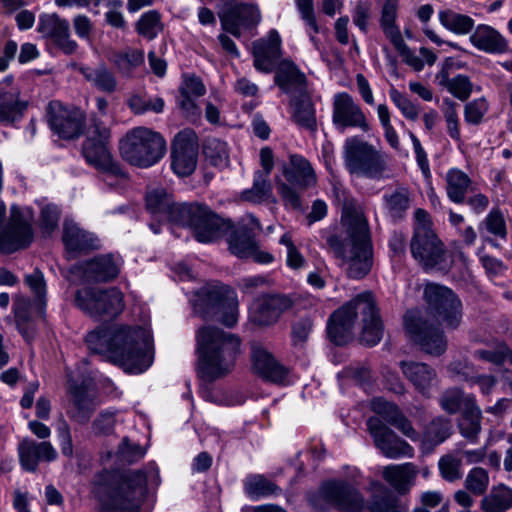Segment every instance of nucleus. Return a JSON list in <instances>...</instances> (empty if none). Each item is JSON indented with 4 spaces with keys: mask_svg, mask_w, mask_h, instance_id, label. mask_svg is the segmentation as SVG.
Segmentation results:
<instances>
[{
    "mask_svg": "<svg viewBox=\"0 0 512 512\" xmlns=\"http://www.w3.org/2000/svg\"><path fill=\"white\" fill-rule=\"evenodd\" d=\"M85 341L93 353L107 355L129 373H142L153 361L151 335L142 327H100L89 332Z\"/></svg>",
    "mask_w": 512,
    "mask_h": 512,
    "instance_id": "obj_1",
    "label": "nucleus"
},
{
    "mask_svg": "<svg viewBox=\"0 0 512 512\" xmlns=\"http://www.w3.org/2000/svg\"><path fill=\"white\" fill-rule=\"evenodd\" d=\"M146 207L153 215L191 228L202 243L216 241L230 228V223L213 213L206 205L174 203L164 188H155L146 195Z\"/></svg>",
    "mask_w": 512,
    "mask_h": 512,
    "instance_id": "obj_2",
    "label": "nucleus"
},
{
    "mask_svg": "<svg viewBox=\"0 0 512 512\" xmlns=\"http://www.w3.org/2000/svg\"><path fill=\"white\" fill-rule=\"evenodd\" d=\"M342 221L345 237L331 236L328 244L348 277L362 279L373 265V247L367 220L360 207L350 204L344 207Z\"/></svg>",
    "mask_w": 512,
    "mask_h": 512,
    "instance_id": "obj_3",
    "label": "nucleus"
},
{
    "mask_svg": "<svg viewBox=\"0 0 512 512\" xmlns=\"http://www.w3.org/2000/svg\"><path fill=\"white\" fill-rule=\"evenodd\" d=\"M146 493L147 475L141 470H103L92 481L101 512H137Z\"/></svg>",
    "mask_w": 512,
    "mask_h": 512,
    "instance_id": "obj_4",
    "label": "nucleus"
},
{
    "mask_svg": "<svg viewBox=\"0 0 512 512\" xmlns=\"http://www.w3.org/2000/svg\"><path fill=\"white\" fill-rule=\"evenodd\" d=\"M241 352V340L218 327L204 326L196 331L197 374L214 382L230 374Z\"/></svg>",
    "mask_w": 512,
    "mask_h": 512,
    "instance_id": "obj_5",
    "label": "nucleus"
},
{
    "mask_svg": "<svg viewBox=\"0 0 512 512\" xmlns=\"http://www.w3.org/2000/svg\"><path fill=\"white\" fill-rule=\"evenodd\" d=\"M359 315L362 317L361 341L368 346L378 344L382 338L383 324L374 296L368 291L358 294L330 316L327 332L331 341L337 345L347 343Z\"/></svg>",
    "mask_w": 512,
    "mask_h": 512,
    "instance_id": "obj_6",
    "label": "nucleus"
},
{
    "mask_svg": "<svg viewBox=\"0 0 512 512\" xmlns=\"http://www.w3.org/2000/svg\"><path fill=\"white\" fill-rule=\"evenodd\" d=\"M410 251L412 257L425 271H449L452 267V256L433 230L429 214L421 208L414 212Z\"/></svg>",
    "mask_w": 512,
    "mask_h": 512,
    "instance_id": "obj_7",
    "label": "nucleus"
},
{
    "mask_svg": "<svg viewBox=\"0 0 512 512\" xmlns=\"http://www.w3.org/2000/svg\"><path fill=\"white\" fill-rule=\"evenodd\" d=\"M342 153L344 166L351 175L376 181L389 177L387 156L359 137H348Z\"/></svg>",
    "mask_w": 512,
    "mask_h": 512,
    "instance_id": "obj_8",
    "label": "nucleus"
},
{
    "mask_svg": "<svg viewBox=\"0 0 512 512\" xmlns=\"http://www.w3.org/2000/svg\"><path fill=\"white\" fill-rule=\"evenodd\" d=\"M119 150L129 164L148 168L164 157L166 141L160 133L141 126L126 133L120 141Z\"/></svg>",
    "mask_w": 512,
    "mask_h": 512,
    "instance_id": "obj_9",
    "label": "nucleus"
},
{
    "mask_svg": "<svg viewBox=\"0 0 512 512\" xmlns=\"http://www.w3.org/2000/svg\"><path fill=\"white\" fill-rule=\"evenodd\" d=\"M196 313L204 319L217 318L227 327H233L238 321V298L229 286L216 283L203 287L194 304Z\"/></svg>",
    "mask_w": 512,
    "mask_h": 512,
    "instance_id": "obj_10",
    "label": "nucleus"
},
{
    "mask_svg": "<svg viewBox=\"0 0 512 512\" xmlns=\"http://www.w3.org/2000/svg\"><path fill=\"white\" fill-rule=\"evenodd\" d=\"M111 132L100 119L94 117L88 130V136L83 143L82 152L86 161L105 174V181L109 178H125V172L114 161L110 152Z\"/></svg>",
    "mask_w": 512,
    "mask_h": 512,
    "instance_id": "obj_11",
    "label": "nucleus"
},
{
    "mask_svg": "<svg viewBox=\"0 0 512 512\" xmlns=\"http://www.w3.org/2000/svg\"><path fill=\"white\" fill-rule=\"evenodd\" d=\"M75 304L95 319H101L104 316L114 318L124 309L123 294L116 287L80 289L75 294Z\"/></svg>",
    "mask_w": 512,
    "mask_h": 512,
    "instance_id": "obj_12",
    "label": "nucleus"
},
{
    "mask_svg": "<svg viewBox=\"0 0 512 512\" xmlns=\"http://www.w3.org/2000/svg\"><path fill=\"white\" fill-rule=\"evenodd\" d=\"M311 503L319 510L334 507L345 512H358L364 507V498L353 484L334 480L325 482Z\"/></svg>",
    "mask_w": 512,
    "mask_h": 512,
    "instance_id": "obj_13",
    "label": "nucleus"
},
{
    "mask_svg": "<svg viewBox=\"0 0 512 512\" xmlns=\"http://www.w3.org/2000/svg\"><path fill=\"white\" fill-rule=\"evenodd\" d=\"M405 331L423 351L431 355H441L446 351L447 340L443 331L423 318L419 309L408 310L403 317Z\"/></svg>",
    "mask_w": 512,
    "mask_h": 512,
    "instance_id": "obj_14",
    "label": "nucleus"
},
{
    "mask_svg": "<svg viewBox=\"0 0 512 512\" xmlns=\"http://www.w3.org/2000/svg\"><path fill=\"white\" fill-rule=\"evenodd\" d=\"M424 299L428 310L447 327L456 328L462 318V303L448 287L428 283L424 288Z\"/></svg>",
    "mask_w": 512,
    "mask_h": 512,
    "instance_id": "obj_15",
    "label": "nucleus"
},
{
    "mask_svg": "<svg viewBox=\"0 0 512 512\" xmlns=\"http://www.w3.org/2000/svg\"><path fill=\"white\" fill-rule=\"evenodd\" d=\"M33 216L13 205L6 227L0 232V253L11 254L27 248L33 241Z\"/></svg>",
    "mask_w": 512,
    "mask_h": 512,
    "instance_id": "obj_16",
    "label": "nucleus"
},
{
    "mask_svg": "<svg viewBox=\"0 0 512 512\" xmlns=\"http://www.w3.org/2000/svg\"><path fill=\"white\" fill-rule=\"evenodd\" d=\"M199 143L194 130L178 132L172 141L171 168L180 177L191 175L198 162Z\"/></svg>",
    "mask_w": 512,
    "mask_h": 512,
    "instance_id": "obj_17",
    "label": "nucleus"
},
{
    "mask_svg": "<svg viewBox=\"0 0 512 512\" xmlns=\"http://www.w3.org/2000/svg\"><path fill=\"white\" fill-rule=\"evenodd\" d=\"M92 390L93 383L90 379H85L81 383L75 380L68 382L69 399L66 413L77 424H87L96 410L97 402Z\"/></svg>",
    "mask_w": 512,
    "mask_h": 512,
    "instance_id": "obj_18",
    "label": "nucleus"
},
{
    "mask_svg": "<svg viewBox=\"0 0 512 512\" xmlns=\"http://www.w3.org/2000/svg\"><path fill=\"white\" fill-rule=\"evenodd\" d=\"M367 428L378 450L387 458H411L414 449L405 440L401 439L393 430L387 427L378 417L367 420Z\"/></svg>",
    "mask_w": 512,
    "mask_h": 512,
    "instance_id": "obj_19",
    "label": "nucleus"
},
{
    "mask_svg": "<svg viewBox=\"0 0 512 512\" xmlns=\"http://www.w3.org/2000/svg\"><path fill=\"white\" fill-rule=\"evenodd\" d=\"M47 121L59 137L73 139L82 133L85 117L79 109H69L58 101H52L47 107Z\"/></svg>",
    "mask_w": 512,
    "mask_h": 512,
    "instance_id": "obj_20",
    "label": "nucleus"
},
{
    "mask_svg": "<svg viewBox=\"0 0 512 512\" xmlns=\"http://www.w3.org/2000/svg\"><path fill=\"white\" fill-rule=\"evenodd\" d=\"M379 22L385 37L404 58L405 62L415 70H421L423 68L422 60L411 52L402 38L400 28L396 24V2L394 0H390L382 6Z\"/></svg>",
    "mask_w": 512,
    "mask_h": 512,
    "instance_id": "obj_21",
    "label": "nucleus"
},
{
    "mask_svg": "<svg viewBox=\"0 0 512 512\" xmlns=\"http://www.w3.org/2000/svg\"><path fill=\"white\" fill-rule=\"evenodd\" d=\"M332 122L340 131L348 127L359 128L363 132L370 129L361 107L346 92L334 96Z\"/></svg>",
    "mask_w": 512,
    "mask_h": 512,
    "instance_id": "obj_22",
    "label": "nucleus"
},
{
    "mask_svg": "<svg viewBox=\"0 0 512 512\" xmlns=\"http://www.w3.org/2000/svg\"><path fill=\"white\" fill-rule=\"evenodd\" d=\"M37 30L51 39L64 54H74L78 49L77 42L71 38L69 22L56 13L41 14Z\"/></svg>",
    "mask_w": 512,
    "mask_h": 512,
    "instance_id": "obj_23",
    "label": "nucleus"
},
{
    "mask_svg": "<svg viewBox=\"0 0 512 512\" xmlns=\"http://www.w3.org/2000/svg\"><path fill=\"white\" fill-rule=\"evenodd\" d=\"M293 301L286 295H265L255 300L250 308V320L259 326H269L289 310Z\"/></svg>",
    "mask_w": 512,
    "mask_h": 512,
    "instance_id": "obj_24",
    "label": "nucleus"
},
{
    "mask_svg": "<svg viewBox=\"0 0 512 512\" xmlns=\"http://www.w3.org/2000/svg\"><path fill=\"white\" fill-rule=\"evenodd\" d=\"M274 83L278 88L290 97L307 92V78L304 72L290 59L279 61L273 70Z\"/></svg>",
    "mask_w": 512,
    "mask_h": 512,
    "instance_id": "obj_25",
    "label": "nucleus"
},
{
    "mask_svg": "<svg viewBox=\"0 0 512 512\" xmlns=\"http://www.w3.org/2000/svg\"><path fill=\"white\" fill-rule=\"evenodd\" d=\"M229 250L239 258H252L255 262L268 264L273 261V256L266 251H261L247 227H240L234 231L228 239Z\"/></svg>",
    "mask_w": 512,
    "mask_h": 512,
    "instance_id": "obj_26",
    "label": "nucleus"
},
{
    "mask_svg": "<svg viewBox=\"0 0 512 512\" xmlns=\"http://www.w3.org/2000/svg\"><path fill=\"white\" fill-rule=\"evenodd\" d=\"M281 54V38L276 30H271L267 38L253 43L254 67L260 72H272Z\"/></svg>",
    "mask_w": 512,
    "mask_h": 512,
    "instance_id": "obj_27",
    "label": "nucleus"
},
{
    "mask_svg": "<svg viewBox=\"0 0 512 512\" xmlns=\"http://www.w3.org/2000/svg\"><path fill=\"white\" fill-rule=\"evenodd\" d=\"M261 20L259 9L251 4L239 3L232 6L223 17H221L222 28L234 35L241 36L240 27L250 28L256 26Z\"/></svg>",
    "mask_w": 512,
    "mask_h": 512,
    "instance_id": "obj_28",
    "label": "nucleus"
},
{
    "mask_svg": "<svg viewBox=\"0 0 512 512\" xmlns=\"http://www.w3.org/2000/svg\"><path fill=\"white\" fill-rule=\"evenodd\" d=\"M21 466L24 470L33 472L40 461L51 462L57 458V451L48 441L35 442L24 439L18 447Z\"/></svg>",
    "mask_w": 512,
    "mask_h": 512,
    "instance_id": "obj_29",
    "label": "nucleus"
},
{
    "mask_svg": "<svg viewBox=\"0 0 512 512\" xmlns=\"http://www.w3.org/2000/svg\"><path fill=\"white\" fill-rule=\"evenodd\" d=\"M251 358L255 373L263 379L274 383H280L285 379L286 369L261 345L256 343L252 345Z\"/></svg>",
    "mask_w": 512,
    "mask_h": 512,
    "instance_id": "obj_30",
    "label": "nucleus"
},
{
    "mask_svg": "<svg viewBox=\"0 0 512 512\" xmlns=\"http://www.w3.org/2000/svg\"><path fill=\"white\" fill-rule=\"evenodd\" d=\"M400 369L414 388L425 397H429L430 389L436 382V371L426 363L401 361Z\"/></svg>",
    "mask_w": 512,
    "mask_h": 512,
    "instance_id": "obj_31",
    "label": "nucleus"
},
{
    "mask_svg": "<svg viewBox=\"0 0 512 512\" xmlns=\"http://www.w3.org/2000/svg\"><path fill=\"white\" fill-rule=\"evenodd\" d=\"M371 409L381 415L388 423L395 426L410 440H419V434L413 428L412 423L401 413L397 405L382 398H375L371 402Z\"/></svg>",
    "mask_w": 512,
    "mask_h": 512,
    "instance_id": "obj_32",
    "label": "nucleus"
},
{
    "mask_svg": "<svg viewBox=\"0 0 512 512\" xmlns=\"http://www.w3.org/2000/svg\"><path fill=\"white\" fill-rule=\"evenodd\" d=\"M81 269L86 280L107 282L118 276L120 263L112 255H100L83 263Z\"/></svg>",
    "mask_w": 512,
    "mask_h": 512,
    "instance_id": "obj_33",
    "label": "nucleus"
},
{
    "mask_svg": "<svg viewBox=\"0 0 512 512\" xmlns=\"http://www.w3.org/2000/svg\"><path fill=\"white\" fill-rule=\"evenodd\" d=\"M286 180L299 188L306 189L316 183V175L310 162L300 155H291L289 163L283 167Z\"/></svg>",
    "mask_w": 512,
    "mask_h": 512,
    "instance_id": "obj_34",
    "label": "nucleus"
},
{
    "mask_svg": "<svg viewBox=\"0 0 512 512\" xmlns=\"http://www.w3.org/2000/svg\"><path fill=\"white\" fill-rule=\"evenodd\" d=\"M63 242L69 252H83L99 247V240L94 234L81 229L72 221L64 223Z\"/></svg>",
    "mask_w": 512,
    "mask_h": 512,
    "instance_id": "obj_35",
    "label": "nucleus"
},
{
    "mask_svg": "<svg viewBox=\"0 0 512 512\" xmlns=\"http://www.w3.org/2000/svg\"><path fill=\"white\" fill-rule=\"evenodd\" d=\"M292 120L299 127L312 133L317 131L315 107L307 92L291 97Z\"/></svg>",
    "mask_w": 512,
    "mask_h": 512,
    "instance_id": "obj_36",
    "label": "nucleus"
},
{
    "mask_svg": "<svg viewBox=\"0 0 512 512\" xmlns=\"http://www.w3.org/2000/svg\"><path fill=\"white\" fill-rule=\"evenodd\" d=\"M78 71L97 90L105 93H113L117 89L115 74L104 64L96 66H78Z\"/></svg>",
    "mask_w": 512,
    "mask_h": 512,
    "instance_id": "obj_37",
    "label": "nucleus"
},
{
    "mask_svg": "<svg viewBox=\"0 0 512 512\" xmlns=\"http://www.w3.org/2000/svg\"><path fill=\"white\" fill-rule=\"evenodd\" d=\"M435 80L439 86L446 88L448 92L461 101H466L473 90V84L469 77L458 74L451 78L447 64L436 74Z\"/></svg>",
    "mask_w": 512,
    "mask_h": 512,
    "instance_id": "obj_38",
    "label": "nucleus"
},
{
    "mask_svg": "<svg viewBox=\"0 0 512 512\" xmlns=\"http://www.w3.org/2000/svg\"><path fill=\"white\" fill-rule=\"evenodd\" d=\"M470 42L474 47L488 53H498L506 49L505 39L492 27L479 25L470 35Z\"/></svg>",
    "mask_w": 512,
    "mask_h": 512,
    "instance_id": "obj_39",
    "label": "nucleus"
},
{
    "mask_svg": "<svg viewBox=\"0 0 512 512\" xmlns=\"http://www.w3.org/2000/svg\"><path fill=\"white\" fill-rule=\"evenodd\" d=\"M26 107L27 104L20 100L17 89L0 91V124H12L20 120Z\"/></svg>",
    "mask_w": 512,
    "mask_h": 512,
    "instance_id": "obj_40",
    "label": "nucleus"
},
{
    "mask_svg": "<svg viewBox=\"0 0 512 512\" xmlns=\"http://www.w3.org/2000/svg\"><path fill=\"white\" fill-rule=\"evenodd\" d=\"M481 420L482 411L476 403L475 396L472 394L467 395L465 409L459 422L461 434L469 440H474L481 430Z\"/></svg>",
    "mask_w": 512,
    "mask_h": 512,
    "instance_id": "obj_41",
    "label": "nucleus"
},
{
    "mask_svg": "<svg viewBox=\"0 0 512 512\" xmlns=\"http://www.w3.org/2000/svg\"><path fill=\"white\" fill-rule=\"evenodd\" d=\"M382 476L385 481L400 493L407 492L416 476L415 466L412 463L388 465L384 467Z\"/></svg>",
    "mask_w": 512,
    "mask_h": 512,
    "instance_id": "obj_42",
    "label": "nucleus"
},
{
    "mask_svg": "<svg viewBox=\"0 0 512 512\" xmlns=\"http://www.w3.org/2000/svg\"><path fill=\"white\" fill-rule=\"evenodd\" d=\"M512 508V488L500 484L481 500L483 512H506Z\"/></svg>",
    "mask_w": 512,
    "mask_h": 512,
    "instance_id": "obj_43",
    "label": "nucleus"
},
{
    "mask_svg": "<svg viewBox=\"0 0 512 512\" xmlns=\"http://www.w3.org/2000/svg\"><path fill=\"white\" fill-rule=\"evenodd\" d=\"M447 195L454 203H463L471 186V179L463 171L453 168L446 174Z\"/></svg>",
    "mask_w": 512,
    "mask_h": 512,
    "instance_id": "obj_44",
    "label": "nucleus"
},
{
    "mask_svg": "<svg viewBox=\"0 0 512 512\" xmlns=\"http://www.w3.org/2000/svg\"><path fill=\"white\" fill-rule=\"evenodd\" d=\"M244 491L251 499H260L278 494L280 488L261 474H252L244 480Z\"/></svg>",
    "mask_w": 512,
    "mask_h": 512,
    "instance_id": "obj_45",
    "label": "nucleus"
},
{
    "mask_svg": "<svg viewBox=\"0 0 512 512\" xmlns=\"http://www.w3.org/2000/svg\"><path fill=\"white\" fill-rule=\"evenodd\" d=\"M438 16L440 23L447 30L458 35L468 34L474 27V20L471 17L457 13L451 9L440 11Z\"/></svg>",
    "mask_w": 512,
    "mask_h": 512,
    "instance_id": "obj_46",
    "label": "nucleus"
},
{
    "mask_svg": "<svg viewBox=\"0 0 512 512\" xmlns=\"http://www.w3.org/2000/svg\"><path fill=\"white\" fill-rule=\"evenodd\" d=\"M385 209L394 220L401 219L410 207V195L406 188H398L383 196Z\"/></svg>",
    "mask_w": 512,
    "mask_h": 512,
    "instance_id": "obj_47",
    "label": "nucleus"
},
{
    "mask_svg": "<svg viewBox=\"0 0 512 512\" xmlns=\"http://www.w3.org/2000/svg\"><path fill=\"white\" fill-rule=\"evenodd\" d=\"M272 195V185L269 177L260 172H255L253 177V185L250 189H246L241 193L244 201L251 203H261L268 200Z\"/></svg>",
    "mask_w": 512,
    "mask_h": 512,
    "instance_id": "obj_48",
    "label": "nucleus"
},
{
    "mask_svg": "<svg viewBox=\"0 0 512 512\" xmlns=\"http://www.w3.org/2000/svg\"><path fill=\"white\" fill-rule=\"evenodd\" d=\"M451 427V421L447 418L433 419L423 434V443L435 446L444 442L451 435Z\"/></svg>",
    "mask_w": 512,
    "mask_h": 512,
    "instance_id": "obj_49",
    "label": "nucleus"
},
{
    "mask_svg": "<svg viewBox=\"0 0 512 512\" xmlns=\"http://www.w3.org/2000/svg\"><path fill=\"white\" fill-rule=\"evenodd\" d=\"M479 230H486L487 233L505 240L507 238V227L503 213L499 208H493L480 222Z\"/></svg>",
    "mask_w": 512,
    "mask_h": 512,
    "instance_id": "obj_50",
    "label": "nucleus"
},
{
    "mask_svg": "<svg viewBox=\"0 0 512 512\" xmlns=\"http://www.w3.org/2000/svg\"><path fill=\"white\" fill-rule=\"evenodd\" d=\"M370 512H408V506L405 502L399 500L394 495L385 492L374 495L370 504Z\"/></svg>",
    "mask_w": 512,
    "mask_h": 512,
    "instance_id": "obj_51",
    "label": "nucleus"
},
{
    "mask_svg": "<svg viewBox=\"0 0 512 512\" xmlns=\"http://www.w3.org/2000/svg\"><path fill=\"white\" fill-rule=\"evenodd\" d=\"M113 62L118 70L124 75L131 72L144 62V52L138 49H126L114 55Z\"/></svg>",
    "mask_w": 512,
    "mask_h": 512,
    "instance_id": "obj_52",
    "label": "nucleus"
},
{
    "mask_svg": "<svg viewBox=\"0 0 512 512\" xmlns=\"http://www.w3.org/2000/svg\"><path fill=\"white\" fill-rule=\"evenodd\" d=\"M206 157L214 166H226L229 163L227 143L218 138H209L203 146Z\"/></svg>",
    "mask_w": 512,
    "mask_h": 512,
    "instance_id": "obj_53",
    "label": "nucleus"
},
{
    "mask_svg": "<svg viewBox=\"0 0 512 512\" xmlns=\"http://www.w3.org/2000/svg\"><path fill=\"white\" fill-rule=\"evenodd\" d=\"M161 29L160 14L155 10L144 13L136 23L137 33L148 40L154 39Z\"/></svg>",
    "mask_w": 512,
    "mask_h": 512,
    "instance_id": "obj_54",
    "label": "nucleus"
},
{
    "mask_svg": "<svg viewBox=\"0 0 512 512\" xmlns=\"http://www.w3.org/2000/svg\"><path fill=\"white\" fill-rule=\"evenodd\" d=\"M438 467L441 477L447 482H455L462 478V459L446 454L439 459Z\"/></svg>",
    "mask_w": 512,
    "mask_h": 512,
    "instance_id": "obj_55",
    "label": "nucleus"
},
{
    "mask_svg": "<svg viewBox=\"0 0 512 512\" xmlns=\"http://www.w3.org/2000/svg\"><path fill=\"white\" fill-rule=\"evenodd\" d=\"M467 491L474 495H483L489 486L488 472L482 467L472 468L464 481Z\"/></svg>",
    "mask_w": 512,
    "mask_h": 512,
    "instance_id": "obj_56",
    "label": "nucleus"
},
{
    "mask_svg": "<svg viewBox=\"0 0 512 512\" xmlns=\"http://www.w3.org/2000/svg\"><path fill=\"white\" fill-rule=\"evenodd\" d=\"M467 395H464L463 391L458 388H450L443 392L439 399L441 408L449 413L456 414L461 406L465 408V399Z\"/></svg>",
    "mask_w": 512,
    "mask_h": 512,
    "instance_id": "obj_57",
    "label": "nucleus"
},
{
    "mask_svg": "<svg viewBox=\"0 0 512 512\" xmlns=\"http://www.w3.org/2000/svg\"><path fill=\"white\" fill-rule=\"evenodd\" d=\"M475 356L495 365H502L505 361L512 365V350L505 343L497 345L492 350H477Z\"/></svg>",
    "mask_w": 512,
    "mask_h": 512,
    "instance_id": "obj_58",
    "label": "nucleus"
},
{
    "mask_svg": "<svg viewBox=\"0 0 512 512\" xmlns=\"http://www.w3.org/2000/svg\"><path fill=\"white\" fill-rule=\"evenodd\" d=\"M488 109L489 104L483 97L468 102L464 107L465 121L471 125L480 124Z\"/></svg>",
    "mask_w": 512,
    "mask_h": 512,
    "instance_id": "obj_59",
    "label": "nucleus"
},
{
    "mask_svg": "<svg viewBox=\"0 0 512 512\" xmlns=\"http://www.w3.org/2000/svg\"><path fill=\"white\" fill-rule=\"evenodd\" d=\"M389 95L396 107L401 111L403 116L409 120L415 121L419 116L418 107L397 89L392 88Z\"/></svg>",
    "mask_w": 512,
    "mask_h": 512,
    "instance_id": "obj_60",
    "label": "nucleus"
},
{
    "mask_svg": "<svg viewBox=\"0 0 512 512\" xmlns=\"http://www.w3.org/2000/svg\"><path fill=\"white\" fill-rule=\"evenodd\" d=\"M115 424V412L104 410L92 422V432L96 436H109L113 433Z\"/></svg>",
    "mask_w": 512,
    "mask_h": 512,
    "instance_id": "obj_61",
    "label": "nucleus"
},
{
    "mask_svg": "<svg viewBox=\"0 0 512 512\" xmlns=\"http://www.w3.org/2000/svg\"><path fill=\"white\" fill-rule=\"evenodd\" d=\"M25 283L35 296L38 303L43 306L46 301V282L43 273L39 269H35L31 274H27L24 278Z\"/></svg>",
    "mask_w": 512,
    "mask_h": 512,
    "instance_id": "obj_62",
    "label": "nucleus"
},
{
    "mask_svg": "<svg viewBox=\"0 0 512 512\" xmlns=\"http://www.w3.org/2000/svg\"><path fill=\"white\" fill-rule=\"evenodd\" d=\"M372 18V6L366 1H357L353 11L352 20L355 26L363 33L368 31L370 20Z\"/></svg>",
    "mask_w": 512,
    "mask_h": 512,
    "instance_id": "obj_63",
    "label": "nucleus"
},
{
    "mask_svg": "<svg viewBox=\"0 0 512 512\" xmlns=\"http://www.w3.org/2000/svg\"><path fill=\"white\" fill-rule=\"evenodd\" d=\"M302 20L310 29V39L315 42V34L319 32V27L315 18L313 0H295Z\"/></svg>",
    "mask_w": 512,
    "mask_h": 512,
    "instance_id": "obj_64",
    "label": "nucleus"
}]
</instances>
